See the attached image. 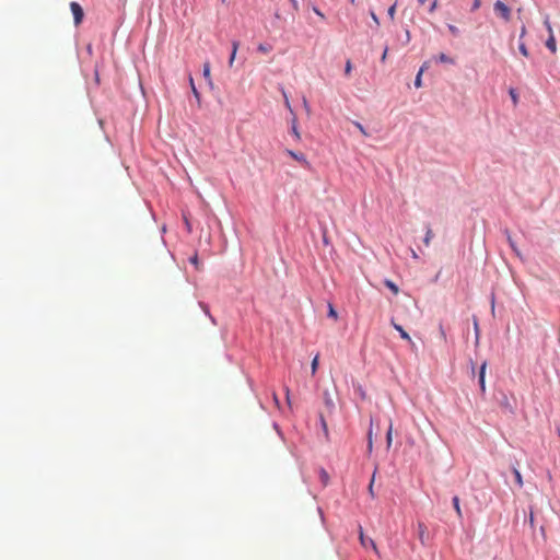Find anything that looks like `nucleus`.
<instances>
[{
	"label": "nucleus",
	"mask_w": 560,
	"mask_h": 560,
	"mask_svg": "<svg viewBox=\"0 0 560 560\" xmlns=\"http://www.w3.org/2000/svg\"><path fill=\"white\" fill-rule=\"evenodd\" d=\"M88 51H89V52H91V51H92V46H91V45H89V46H88Z\"/></svg>",
	"instance_id": "obj_54"
},
{
	"label": "nucleus",
	"mask_w": 560,
	"mask_h": 560,
	"mask_svg": "<svg viewBox=\"0 0 560 560\" xmlns=\"http://www.w3.org/2000/svg\"><path fill=\"white\" fill-rule=\"evenodd\" d=\"M189 85H190L191 93H192L194 97L196 98V101L200 105L201 95H200V92L198 91V89L196 88L194 79H192L191 75H189Z\"/></svg>",
	"instance_id": "obj_11"
},
{
	"label": "nucleus",
	"mask_w": 560,
	"mask_h": 560,
	"mask_svg": "<svg viewBox=\"0 0 560 560\" xmlns=\"http://www.w3.org/2000/svg\"><path fill=\"white\" fill-rule=\"evenodd\" d=\"M502 233L505 235L506 237V242L509 244V246L511 247V249L513 250V253L521 259V260H524V257L521 253V250L518 249L517 245H516V242L513 240L512 235H511V232L508 228H505L504 230H502Z\"/></svg>",
	"instance_id": "obj_3"
},
{
	"label": "nucleus",
	"mask_w": 560,
	"mask_h": 560,
	"mask_svg": "<svg viewBox=\"0 0 560 560\" xmlns=\"http://www.w3.org/2000/svg\"><path fill=\"white\" fill-rule=\"evenodd\" d=\"M370 16L373 20L376 27L380 26V19L373 10H370Z\"/></svg>",
	"instance_id": "obj_30"
},
{
	"label": "nucleus",
	"mask_w": 560,
	"mask_h": 560,
	"mask_svg": "<svg viewBox=\"0 0 560 560\" xmlns=\"http://www.w3.org/2000/svg\"><path fill=\"white\" fill-rule=\"evenodd\" d=\"M387 51H388V46H385L384 51H383L382 57H381V61L382 62H385L386 57H387Z\"/></svg>",
	"instance_id": "obj_40"
},
{
	"label": "nucleus",
	"mask_w": 560,
	"mask_h": 560,
	"mask_svg": "<svg viewBox=\"0 0 560 560\" xmlns=\"http://www.w3.org/2000/svg\"><path fill=\"white\" fill-rule=\"evenodd\" d=\"M384 284L387 289H389L394 294H398L399 288L398 285L390 279H385Z\"/></svg>",
	"instance_id": "obj_13"
},
{
	"label": "nucleus",
	"mask_w": 560,
	"mask_h": 560,
	"mask_svg": "<svg viewBox=\"0 0 560 560\" xmlns=\"http://www.w3.org/2000/svg\"><path fill=\"white\" fill-rule=\"evenodd\" d=\"M486 369H487V362H483L480 366V371H479V385H480V390L482 394L486 393Z\"/></svg>",
	"instance_id": "obj_6"
},
{
	"label": "nucleus",
	"mask_w": 560,
	"mask_h": 560,
	"mask_svg": "<svg viewBox=\"0 0 560 560\" xmlns=\"http://www.w3.org/2000/svg\"><path fill=\"white\" fill-rule=\"evenodd\" d=\"M360 541L361 544L366 547L368 545H370L374 550H376V545L374 542L373 539L371 538H365L364 534H363V529L362 527H360Z\"/></svg>",
	"instance_id": "obj_10"
},
{
	"label": "nucleus",
	"mask_w": 560,
	"mask_h": 560,
	"mask_svg": "<svg viewBox=\"0 0 560 560\" xmlns=\"http://www.w3.org/2000/svg\"><path fill=\"white\" fill-rule=\"evenodd\" d=\"M546 47L551 51V52H556L557 50V43H556V39L552 35H550L548 37V39L546 40Z\"/></svg>",
	"instance_id": "obj_14"
},
{
	"label": "nucleus",
	"mask_w": 560,
	"mask_h": 560,
	"mask_svg": "<svg viewBox=\"0 0 560 560\" xmlns=\"http://www.w3.org/2000/svg\"><path fill=\"white\" fill-rule=\"evenodd\" d=\"M447 28L452 33V35H454V36H458L459 33H460L459 28L457 26L453 25V24H448Z\"/></svg>",
	"instance_id": "obj_28"
},
{
	"label": "nucleus",
	"mask_w": 560,
	"mask_h": 560,
	"mask_svg": "<svg viewBox=\"0 0 560 560\" xmlns=\"http://www.w3.org/2000/svg\"><path fill=\"white\" fill-rule=\"evenodd\" d=\"M202 77L205 78L208 86L213 89V82L211 79V66L209 61H206L202 66Z\"/></svg>",
	"instance_id": "obj_4"
},
{
	"label": "nucleus",
	"mask_w": 560,
	"mask_h": 560,
	"mask_svg": "<svg viewBox=\"0 0 560 560\" xmlns=\"http://www.w3.org/2000/svg\"><path fill=\"white\" fill-rule=\"evenodd\" d=\"M257 50L261 54H267L269 51L272 50V46L270 44H267V43H260L258 46H257Z\"/></svg>",
	"instance_id": "obj_16"
},
{
	"label": "nucleus",
	"mask_w": 560,
	"mask_h": 560,
	"mask_svg": "<svg viewBox=\"0 0 560 560\" xmlns=\"http://www.w3.org/2000/svg\"><path fill=\"white\" fill-rule=\"evenodd\" d=\"M481 5V0H474L472 4H471V11H476L480 8Z\"/></svg>",
	"instance_id": "obj_37"
},
{
	"label": "nucleus",
	"mask_w": 560,
	"mask_h": 560,
	"mask_svg": "<svg viewBox=\"0 0 560 560\" xmlns=\"http://www.w3.org/2000/svg\"><path fill=\"white\" fill-rule=\"evenodd\" d=\"M452 502H453V506H454L457 517L459 520H462L463 512H462L460 504H459V498L457 495L453 497Z\"/></svg>",
	"instance_id": "obj_12"
},
{
	"label": "nucleus",
	"mask_w": 560,
	"mask_h": 560,
	"mask_svg": "<svg viewBox=\"0 0 560 560\" xmlns=\"http://www.w3.org/2000/svg\"><path fill=\"white\" fill-rule=\"evenodd\" d=\"M327 316H328L329 318H334V319H336V318L338 317V313H337L336 308H335V307H334V305H332V304H330V303L328 304V312H327Z\"/></svg>",
	"instance_id": "obj_19"
},
{
	"label": "nucleus",
	"mask_w": 560,
	"mask_h": 560,
	"mask_svg": "<svg viewBox=\"0 0 560 560\" xmlns=\"http://www.w3.org/2000/svg\"><path fill=\"white\" fill-rule=\"evenodd\" d=\"M492 311H494V294L491 295Z\"/></svg>",
	"instance_id": "obj_51"
},
{
	"label": "nucleus",
	"mask_w": 560,
	"mask_h": 560,
	"mask_svg": "<svg viewBox=\"0 0 560 560\" xmlns=\"http://www.w3.org/2000/svg\"><path fill=\"white\" fill-rule=\"evenodd\" d=\"M372 450V432H369V451Z\"/></svg>",
	"instance_id": "obj_49"
},
{
	"label": "nucleus",
	"mask_w": 560,
	"mask_h": 560,
	"mask_svg": "<svg viewBox=\"0 0 560 560\" xmlns=\"http://www.w3.org/2000/svg\"><path fill=\"white\" fill-rule=\"evenodd\" d=\"M238 46H240V42L238 40H232V50H231V54H230V57H229V66L230 67L233 66V62L235 60Z\"/></svg>",
	"instance_id": "obj_9"
},
{
	"label": "nucleus",
	"mask_w": 560,
	"mask_h": 560,
	"mask_svg": "<svg viewBox=\"0 0 560 560\" xmlns=\"http://www.w3.org/2000/svg\"><path fill=\"white\" fill-rule=\"evenodd\" d=\"M392 434H393V425L390 424L389 428H388V431L386 433V441H387V446L389 447L390 444H392Z\"/></svg>",
	"instance_id": "obj_29"
},
{
	"label": "nucleus",
	"mask_w": 560,
	"mask_h": 560,
	"mask_svg": "<svg viewBox=\"0 0 560 560\" xmlns=\"http://www.w3.org/2000/svg\"><path fill=\"white\" fill-rule=\"evenodd\" d=\"M394 326H395L396 330L399 331L401 338L410 340L409 335L405 331V329L400 325L395 324Z\"/></svg>",
	"instance_id": "obj_25"
},
{
	"label": "nucleus",
	"mask_w": 560,
	"mask_h": 560,
	"mask_svg": "<svg viewBox=\"0 0 560 560\" xmlns=\"http://www.w3.org/2000/svg\"><path fill=\"white\" fill-rule=\"evenodd\" d=\"M439 328H440V336H441L442 338H445V337H446V332H445V329H444L443 325H442V324H440V327H439Z\"/></svg>",
	"instance_id": "obj_46"
},
{
	"label": "nucleus",
	"mask_w": 560,
	"mask_h": 560,
	"mask_svg": "<svg viewBox=\"0 0 560 560\" xmlns=\"http://www.w3.org/2000/svg\"><path fill=\"white\" fill-rule=\"evenodd\" d=\"M290 132L293 135L296 141L301 140V133L299 131L298 126H291Z\"/></svg>",
	"instance_id": "obj_24"
},
{
	"label": "nucleus",
	"mask_w": 560,
	"mask_h": 560,
	"mask_svg": "<svg viewBox=\"0 0 560 560\" xmlns=\"http://www.w3.org/2000/svg\"><path fill=\"white\" fill-rule=\"evenodd\" d=\"M183 218H184L185 226H186L188 233H191V231H192L191 223L189 222L188 218L185 214H183Z\"/></svg>",
	"instance_id": "obj_33"
},
{
	"label": "nucleus",
	"mask_w": 560,
	"mask_h": 560,
	"mask_svg": "<svg viewBox=\"0 0 560 560\" xmlns=\"http://www.w3.org/2000/svg\"><path fill=\"white\" fill-rule=\"evenodd\" d=\"M436 5H438V2L436 0H434L430 7H429V12L432 13L435 9H436Z\"/></svg>",
	"instance_id": "obj_44"
},
{
	"label": "nucleus",
	"mask_w": 560,
	"mask_h": 560,
	"mask_svg": "<svg viewBox=\"0 0 560 560\" xmlns=\"http://www.w3.org/2000/svg\"><path fill=\"white\" fill-rule=\"evenodd\" d=\"M493 10L505 22H509L511 20V9L503 1L497 0L493 4Z\"/></svg>",
	"instance_id": "obj_1"
},
{
	"label": "nucleus",
	"mask_w": 560,
	"mask_h": 560,
	"mask_svg": "<svg viewBox=\"0 0 560 560\" xmlns=\"http://www.w3.org/2000/svg\"><path fill=\"white\" fill-rule=\"evenodd\" d=\"M433 59L435 60V62L455 65V59L444 52L434 56Z\"/></svg>",
	"instance_id": "obj_7"
},
{
	"label": "nucleus",
	"mask_w": 560,
	"mask_h": 560,
	"mask_svg": "<svg viewBox=\"0 0 560 560\" xmlns=\"http://www.w3.org/2000/svg\"><path fill=\"white\" fill-rule=\"evenodd\" d=\"M285 153L288 155H290L293 160H295V161H298L300 163H303L305 165H308V162H307L306 156H305L304 153L299 152V151H293V150H290V149H287Z\"/></svg>",
	"instance_id": "obj_5"
},
{
	"label": "nucleus",
	"mask_w": 560,
	"mask_h": 560,
	"mask_svg": "<svg viewBox=\"0 0 560 560\" xmlns=\"http://www.w3.org/2000/svg\"><path fill=\"white\" fill-rule=\"evenodd\" d=\"M318 366V355H315V358L312 361V373L314 374Z\"/></svg>",
	"instance_id": "obj_34"
},
{
	"label": "nucleus",
	"mask_w": 560,
	"mask_h": 560,
	"mask_svg": "<svg viewBox=\"0 0 560 560\" xmlns=\"http://www.w3.org/2000/svg\"><path fill=\"white\" fill-rule=\"evenodd\" d=\"M396 7H397V2H395L394 4H392L388 9H387V15L390 20H394L395 18V13H396Z\"/></svg>",
	"instance_id": "obj_23"
},
{
	"label": "nucleus",
	"mask_w": 560,
	"mask_h": 560,
	"mask_svg": "<svg viewBox=\"0 0 560 560\" xmlns=\"http://www.w3.org/2000/svg\"><path fill=\"white\" fill-rule=\"evenodd\" d=\"M411 39V35L408 28L405 30V43L408 44Z\"/></svg>",
	"instance_id": "obj_39"
},
{
	"label": "nucleus",
	"mask_w": 560,
	"mask_h": 560,
	"mask_svg": "<svg viewBox=\"0 0 560 560\" xmlns=\"http://www.w3.org/2000/svg\"><path fill=\"white\" fill-rule=\"evenodd\" d=\"M422 74L421 71H418V73L416 74V78H415V81H413V85L419 89L422 86Z\"/></svg>",
	"instance_id": "obj_22"
},
{
	"label": "nucleus",
	"mask_w": 560,
	"mask_h": 560,
	"mask_svg": "<svg viewBox=\"0 0 560 560\" xmlns=\"http://www.w3.org/2000/svg\"><path fill=\"white\" fill-rule=\"evenodd\" d=\"M547 26H548V30L551 32V26L548 24V22H546Z\"/></svg>",
	"instance_id": "obj_55"
},
{
	"label": "nucleus",
	"mask_w": 560,
	"mask_h": 560,
	"mask_svg": "<svg viewBox=\"0 0 560 560\" xmlns=\"http://www.w3.org/2000/svg\"><path fill=\"white\" fill-rule=\"evenodd\" d=\"M351 70H352V63L350 60H347L346 66H345V74L346 75L350 74Z\"/></svg>",
	"instance_id": "obj_35"
},
{
	"label": "nucleus",
	"mask_w": 560,
	"mask_h": 560,
	"mask_svg": "<svg viewBox=\"0 0 560 560\" xmlns=\"http://www.w3.org/2000/svg\"><path fill=\"white\" fill-rule=\"evenodd\" d=\"M419 4H423L427 0H417Z\"/></svg>",
	"instance_id": "obj_53"
},
{
	"label": "nucleus",
	"mask_w": 560,
	"mask_h": 560,
	"mask_svg": "<svg viewBox=\"0 0 560 560\" xmlns=\"http://www.w3.org/2000/svg\"><path fill=\"white\" fill-rule=\"evenodd\" d=\"M199 306L201 307V310L203 311V313L209 316L210 320L213 323V324H217L215 322V318L210 314V308H209V305L205 302H199Z\"/></svg>",
	"instance_id": "obj_15"
},
{
	"label": "nucleus",
	"mask_w": 560,
	"mask_h": 560,
	"mask_svg": "<svg viewBox=\"0 0 560 560\" xmlns=\"http://www.w3.org/2000/svg\"><path fill=\"white\" fill-rule=\"evenodd\" d=\"M509 95H510V97H511V100H512V102H513L514 106H516V105H517V103H518V93H517V90H516V89H514V88H510V89H509Z\"/></svg>",
	"instance_id": "obj_17"
},
{
	"label": "nucleus",
	"mask_w": 560,
	"mask_h": 560,
	"mask_svg": "<svg viewBox=\"0 0 560 560\" xmlns=\"http://www.w3.org/2000/svg\"><path fill=\"white\" fill-rule=\"evenodd\" d=\"M292 4V8L294 11H299L300 10V5H299V2L298 0H289Z\"/></svg>",
	"instance_id": "obj_38"
},
{
	"label": "nucleus",
	"mask_w": 560,
	"mask_h": 560,
	"mask_svg": "<svg viewBox=\"0 0 560 560\" xmlns=\"http://www.w3.org/2000/svg\"><path fill=\"white\" fill-rule=\"evenodd\" d=\"M291 126H298V118H296V115L295 114H292L291 115Z\"/></svg>",
	"instance_id": "obj_45"
},
{
	"label": "nucleus",
	"mask_w": 560,
	"mask_h": 560,
	"mask_svg": "<svg viewBox=\"0 0 560 560\" xmlns=\"http://www.w3.org/2000/svg\"><path fill=\"white\" fill-rule=\"evenodd\" d=\"M303 106H304L306 113L310 114L311 108H310L308 102L305 97H303Z\"/></svg>",
	"instance_id": "obj_41"
},
{
	"label": "nucleus",
	"mask_w": 560,
	"mask_h": 560,
	"mask_svg": "<svg viewBox=\"0 0 560 560\" xmlns=\"http://www.w3.org/2000/svg\"><path fill=\"white\" fill-rule=\"evenodd\" d=\"M429 68V61H424L422 66L420 67L419 71L423 73Z\"/></svg>",
	"instance_id": "obj_43"
},
{
	"label": "nucleus",
	"mask_w": 560,
	"mask_h": 560,
	"mask_svg": "<svg viewBox=\"0 0 560 560\" xmlns=\"http://www.w3.org/2000/svg\"><path fill=\"white\" fill-rule=\"evenodd\" d=\"M94 74H95V81L98 83L100 82V74H98L97 69H95Z\"/></svg>",
	"instance_id": "obj_50"
},
{
	"label": "nucleus",
	"mask_w": 560,
	"mask_h": 560,
	"mask_svg": "<svg viewBox=\"0 0 560 560\" xmlns=\"http://www.w3.org/2000/svg\"><path fill=\"white\" fill-rule=\"evenodd\" d=\"M350 2H351V3H354V2H355V0H350Z\"/></svg>",
	"instance_id": "obj_56"
},
{
	"label": "nucleus",
	"mask_w": 560,
	"mask_h": 560,
	"mask_svg": "<svg viewBox=\"0 0 560 560\" xmlns=\"http://www.w3.org/2000/svg\"><path fill=\"white\" fill-rule=\"evenodd\" d=\"M376 470H377V469H375V470H374V472H373V475H372V478H371V480H373V482L375 481Z\"/></svg>",
	"instance_id": "obj_52"
},
{
	"label": "nucleus",
	"mask_w": 560,
	"mask_h": 560,
	"mask_svg": "<svg viewBox=\"0 0 560 560\" xmlns=\"http://www.w3.org/2000/svg\"><path fill=\"white\" fill-rule=\"evenodd\" d=\"M432 237H433V233H432V230L429 228L427 230L425 236L423 238L424 244L429 245Z\"/></svg>",
	"instance_id": "obj_26"
},
{
	"label": "nucleus",
	"mask_w": 560,
	"mask_h": 560,
	"mask_svg": "<svg viewBox=\"0 0 560 560\" xmlns=\"http://www.w3.org/2000/svg\"><path fill=\"white\" fill-rule=\"evenodd\" d=\"M312 10H313V12H314L316 15H318L322 20H325V19H326L325 14L319 10V8H318L317 5L312 4Z\"/></svg>",
	"instance_id": "obj_27"
},
{
	"label": "nucleus",
	"mask_w": 560,
	"mask_h": 560,
	"mask_svg": "<svg viewBox=\"0 0 560 560\" xmlns=\"http://www.w3.org/2000/svg\"><path fill=\"white\" fill-rule=\"evenodd\" d=\"M512 470H513V474H514V476H515V481H516L517 486H518L520 488H522V487H523V485H524V482H523V477H522V475H521L520 470H518L516 467H513V469H512Z\"/></svg>",
	"instance_id": "obj_18"
},
{
	"label": "nucleus",
	"mask_w": 560,
	"mask_h": 560,
	"mask_svg": "<svg viewBox=\"0 0 560 560\" xmlns=\"http://www.w3.org/2000/svg\"><path fill=\"white\" fill-rule=\"evenodd\" d=\"M188 260H189V262H190L191 265H194V266H195V268H196L197 270H199L200 262H199V258H198V254H197V252H196L191 257H189V259H188Z\"/></svg>",
	"instance_id": "obj_20"
},
{
	"label": "nucleus",
	"mask_w": 560,
	"mask_h": 560,
	"mask_svg": "<svg viewBox=\"0 0 560 560\" xmlns=\"http://www.w3.org/2000/svg\"><path fill=\"white\" fill-rule=\"evenodd\" d=\"M518 50L524 57H528L529 52L524 42L520 40Z\"/></svg>",
	"instance_id": "obj_21"
},
{
	"label": "nucleus",
	"mask_w": 560,
	"mask_h": 560,
	"mask_svg": "<svg viewBox=\"0 0 560 560\" xmlns=\"http://www.w3.org/2000/svg\"><path fill=\"white\" fill-rule=\"evenodd\" d=\"M368 490H369V493H370L371 498H372V499H374V498H375V492H374V483H373V480H371V481H370V485H369Z\"/></svg>",
	"instance_id": "obj_36"
},
{
	"label": "nucleus",
	"mask_w": 560,
	"mask_h": 560,
	"mask_svg": "<svg viewBox=\"0 0 560 560\" xmlns=\"http://www.w3.org/2000/svg\"><path fill=\"white\" fill-rule=\"evenodd\" d=\"M70 10L73 15L74 25L79 26L83 22V19H84V11H83L82 5L77 1H72V2H70Z\"/></svg>",
	"instance_id": "obj_2"
},
{
	"label": "nucleus",
	"mask_w": 560,
	"mask_h": 560,
	"mask_svg": "<svg viewBox=\"0 0 560 560\" xmlns=\"http://www.w3.org/2000/svg\"><path fill=\"white\" fill-rule=\"evenodd\" d=\"M323 243H324L325 245H329V238H328V236H327L326 232H324V234H323Z\"/></svg>",
	"instance_id": "obj_48"
},
{
	"label": "nucleus",
	"mask_w": 560,
	"mask_h": 560,
	"mask_svg": "<svg viewBox=\"0 0 560 560\" xmlns=\"http://www.w3.org/2000/svg\"><path fill=\"white\" fill-rule=\"evenodd\" d=\"M427 536H428V528H427V526L424 525V523L419 522L418 523V537H419V539H420L422 545L425 544Z\"/></svg>",
	"instance_id": "obj_8"
},
{
	"label": "nucleus",
	"mask_w": 560,
	"mask_h": 560,
	"mask_svg": "<svg viewBox=\"0 0 560 560\" xmlns=\"http://www.w3.org/2000/svg\"><path fill=\"white\" fill-rule=\"evenodd\" d=\"M354 126L358 128V130H359L362 135L368 136V132H366V130H365V128H364V126H363L362 124H360V122H358V121H354Z\"/></svg>",
	"instance_id": "obj_32"
},
{
	"label": "nucleus",
	"mask_w": 560,
	"mask_h": 560,
	"mask_svg": "<svg viewBox=\"0 0 560 560\" xmlns=\"http://www.w3.org/2000/svg\"><path fill=\"white\" fill-rule=\"evenodd\" d=\"M525 34H526V27H525V25H523L521 27L520 40H522V38L525 36Z\"/></svg>",
	"instance_id": "obj_47"
},
{
	"label": "nucleus",
	"mask_w": 560,
	"mask_h": 560,
	"mask_svg": "<svg viewBox=\"0 0 560 560\" xmlns=\"http://www.w3.org/2000/svg\"><path fill=\"white\" fill-rule=\"evenodd\" d=\"M319 475L323 483L326 485L329 479L327 471L325 469H322Z\"/></svg>",
	"instance_id": "obj_31"
},
{
	"label": "nucleus",
	"mask_w": 560,
	"mask_h": 560,
	"mask_svg": "<svg viewBox=\"0 0 560 560\" xmlns=\"http://www.w3.org/2000/svg\"><path fill=\"white\" fill-rule=\"evenodd\" d=\"M221 1H222L223 3H225V2H226V0H221Z\"/></svg>",
	"instance_id": "obj_57"
},
{
	"label": "nucleus",
	"mask_w": 560,
	"mask_h": 560,
	"mask_svg": "<svg viewBox=\"0 0 560 560\" xmlns=\"http://www.w3.org/2000/svg\"><path fill=\"white\" fill-rule=\"evenodd\" d=\"M284 98H285V106H287V108L290 110L291 115L294 114V112H293V109L291 107V104H290V102H289V100H288L285 94H284Z\"/></svg>",
	"instance_id": "obj_42"
}]
</instances>
